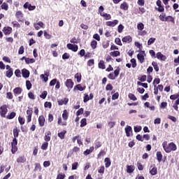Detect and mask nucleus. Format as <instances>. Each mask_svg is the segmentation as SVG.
<instances>
[{
	"instance_id": "1",
	"label": "nucleus",
	"mask_w": 179,
	"mask_h": 179,
	"mask_svg": "<svg viewBox=\"0 0 179 179\" xmlns=\"http://www.w3.org/2000/svg\"><path fill=\"white\" fill-rule=\"evenodd\" d=\"M162 147L166 153H170L171 152H176L177 150V145L174 143H170L167 144L166 142L162 143Z\"/></svg>"
},
{
	"instance_id": "2",
	"label": "nucleus",
	"mask_w": 179,
	"mask_h": 179,
	"mask_svg": "<svg viewBox=\"0 0 179 179\" xmlns=\"http://www.w3.org/2000/svg\"><path fill=\"white\" fill-rule=\"evenodd\" d=\"M8 105H2L0 107V115L2 118H6V114H8Z\"/></svg>"
},
{
	"instance_id": "3",
	"label": "nucleus",
	"mask_w": 179,
	"mask_h": 179,
	"mask_svg": "<svg viewBox=\"0 0 179 179\" xmlns=\"http://www.w3.org/2000/svg\"><path fill=\"white\" fill-rule=\"evenodd\" d=\"M17 152V139L14 138L11 142V152L15 155Z\"/></svg>"
},
{
	"instance_id": "4",
	"label": "nucleus",
	"mask_w": 179,
	"mask_h": 179,
	"mask_svg": "<svg viewBox=\"0 0 179 179\" xmlns=\"http://www.w3.org/2000/svg\"><path fill=\"white\" fill-rule=\"evenodd\" d=\"M150 174L151 176H156L157 174V167L155 164L151 165L150 167Z\"/></svg>"
},
{
	"instance_id": "5",
	"label": "nucleus",
	"mask_w": 179,
	"mask_h": 179,
	"mask_svg": "<svg viewBox=\"0 0 179 179\" xmlns=\"http://www.w3.org/2000/svg\"><path fill=\"white\" fill-rule=\"evenodd\" d=\"M66 46L68 50H71V51H73V52H76L79 48L78 45H73L72 43H68Z\"/></svg>"
},
{
	"instance_id": "6",
	"label": "nucleus",
	"mask_w": 179,
	"mask_h": 179,
	"mask_svg": "<svg viewBox=\"0 0 179 179\" xmlns=\"http://www.w3.org/2000/svg\"><path fill=\"white\" fill-rule=\"evenodd\" d=\"M64 83H65V86L67 87L69 90H71V89L73 87L74 83H73V81H72V79H67Z\"/></svg>"
},
{
	"instance_id": "7",
	"label": "nucleus",
	"mask_w": 179,
	"mask_h": 179,
	"mask_svg": "<svg viewBox=\"0 0 179 179\" xmlns=\"http://www.w3.org/2000/svg\"><path fill=\"white\" fill-rule=\"evenodd\" d=\"M3 33L5 36H9L12 33V27H4L2 29Z\"/></svg>"
},
{
	"instance_id": "8",
	"label": "nucleus",
	"mask_w": 179,
	"mask_h": 179,
	"mask_svg": "<svg viewBox=\"0 0 179 179\" xmlns=\"http://www.w3.org/2000/svg\"><path fill=\"white\" fill-rule=\"evenodd\" d=\"M38 121L40 127H44L45 125V117H44V115H40Z\"/></svg>"
},
{
	"instance_id": "9",
	"label": "nucleus",
	"mask_w": 179,
	"mask_h": 179,
	"mask_svg": "<svg viewBox=\"0 0 179 179\" xmlns=\"http://www.w3.org/2000/svg\"><path fill=\"white\" fill-rule=\"evenodd\" d=\"M118 24V20H114L113 21H108L106 22V26L109 27H114Z\"/></svg>"
},
{
	"instance_id": "10",
	"label": "nucleus",
	"mask_w": 179,
	"mask_h": 179,
	"mask_svg": "<svg viewBox=\"0 0 179 179\" xmlns=\"http://www.w3.org/2000/svg\"><path fill=\"white\" fill-rule=\"evenodd\" d=\"M156 58H157V59H159V61H166V59H167V57L162 54V52H158L157 53Z\"/></svg>"
},
{
	"instance_id": "11",
	"label": "nucleus",
	"mask_w": 179,
	"mask_h": 179,
	"mask_svg": "<svg viewBox=\"0 0 179 179\" xmlns=\"http://www.w3.org/2000/svg\"><path fill=\"white\" fill-rule=\"evenodd\" d=\"M15 17L17 19L18 22H22L23 19V13L20 10H18L15 13Z\"/></svg>"
},
{
	"instance_id": "12",
	"label": "nucleus",
	"mask_w": 179,
	"mask_h": 179,
	"mask_svg": "<svg viewBox=\"0 0 179 179\" xmlns=\"http://www.w3.org/2000/svg\"><path fill=\"white\" fill-rule=\"evenodd\" d=\"M124 131L127 138H129V136H131V134H132V127L131 126H127L125 127Z\"/></svg>"
},
{
	"instance_id": "13",
	"label": "nucleus",
	"mask_w": 179,
	"mask_h": 179,
	"mask_svg": "<svg viewBox=\"0 0 179 179\" xmlns=\"http://www.w3.org/2000/svg\"><path fill=\"white\" fill-rule=\"evenodd\" d=\"M26 157L24 155L20 156L17 158L16 162L18 164L26 163Z\"/></svg>"
},
{
	"instance_id": "14",
	"label": "nucleus",
	"mask_w": 179,
	"mask_h": 179,
	"mask_svg": "<svg viewBox=\"0 0 179 179\" xmlns=\"http://www.w3.org/2000/svg\"><path fill=\"white\" fill-rule=\"evenodd\" d=\"M68 101H69V99L68 98H64L63 99L57 101L59 106H66L68 104Z\"/></svg>"
},
{
	"instance_id": "15",
	"label": "nucleus",
	"mask_w": 179,
	"mask_h": 179,
	"mask_svg": "<svg viewBox=\"0 0 179 179\" xmlns=\"http://www.w3.org/2000/svg\"><path fill=\"white\" fill-rule=\"evenodd\" d=\"M22 75L24 78H25V79H27V78L30 76V71L26 69H23L22 70Z\"/></svg>"
},
{
	"instance_id": "16",
	"label": "nucleus",
	"mask_w": 179,
	"mask_h": 179,
	"mask_svg": "<svg viewBox=\"0 0 179 179\" xmlns=\"http://www.w3.org/2000/svg\"><path fill=\"white\" fill-rule=\"evenodd\" d=\"M122 41L123 43H127L128 44H129V43H132V37L131 36H126L122 38Z\"/></svg>"
},
{
	"instance_id": "17",
	"label": "nucleus",
	"mask_w": 179,
	"mask_h": 179,
	"mask_svg": "<svg viewBox=\"0 0 179 179\" xmlns=\"http://www.w3.org/2000/svg\"><path fill=\"white\" fill-rule=\"evenodd\" d=\"M44 141L45 142H50V141H51V131H48V132L45 133Z\"/></svg>"
},
{
	"instance_id": "18",
	"label": "nucleus",
	"mask_w": 179,
	"mask_h": 179,
	"mask_svg": "<svg viewBox=\"0 0 179 179\" xmlns=\"http://www.w3.org/2000/svg\"><path fill=\"white\" fill-rule=\"evenodd\" d=\"M94 150V147L92 146L90 148V149H87L85 151H84L83 155L84 156H88V155L93 153Z\"/></svg>"
},
{
	"instance_id": "19",
	"label": "nucleus",
	"mask_w": 179,
	"mask_h": 179,
	"mask_svg": "<svg viewBox=\"0 0 179 179\" xmlns=\"http://www.w3.org/2000/svg\"><path fill=\"white\" fill-rule=\"evenodd\" d=\"M157 156V160L159 163H162V160H163V154H162V152L158 151L156 154Z\"/></svg>"
},
{
	"instance_id": "20",
	"label": "nucleus",
	"mask_w": 179,
	"mask_h": 179,
	"mask_svg": "<svg viewBox=\"0 0 179 179\" xmlns=\"http://www.w3.org/2000/svg\"><path fill=\"white\" fill-rule=\"evenodd\" d=\"M135 171V166L132 165H127V173L131 174V173H134Z\"/></svg>"
},
{
	"instance_id": "21",
	"label": "nucleus",
	"mask_w": 179,
	"mask_h": 179,
	"mask_svg": "<svg viewBox=\"0 0 179 179\" xmlns=\"http://www.w3.org/2000/svg\"><path fill=\"white\" fill-rule=\"evenodd\" d=\"M22 92V90L21 87H17L13 90V93L15 96H19V94H21Z\"/></svg>"
},
{
	"instance_id": "22",
	"label": "nucleus",
	"mask_w": 179,
	"mask_h": 179,
	"mask_svg": "<svg viewBox=\"0 0 179 179\" xmlns=\"http://www.w3.org/2000/svg\"><path fill=\"white\" fill-rule=\"evenodd\" d=\"M16 117V112H11L10 113H8V115L6 116V120H13Z\"/></svg>"
},
{
	"instance_id": "23",
	"label": "nucleus",
	"mask_w": 179,
	"mask_h": 179,
	"mask_svg": "<svg viewBox=\"0 0 179 179\" xmlns=\"http://www.w3.org/2000/svg\"><path fill=\"white\" fill-rule=\"evenodd\" d=\"M79 90L80 92H83V90H85V89H86V87H82V85L80 84H78L77 85H76L73 88V91L75 92V90Z\"/></svg>"
},
{
	"instance_id": "24",
	"label": "nucleus",
	"mask_w": 179,
	"mask_h": 179,
	"mask_svg": "<svg viewBox=\"0 0 179 179\" xmlns=\"http://www.w3.org/2000/svg\"><path fill=\"white\" fill-rule=\"evenodd\" d=\"M128 8H129V6H128V3L126 1H124L120 4V9H122V10H128Z\"/></svg>"
},
{
	"instance_id": "25",
	"label": "nucleus",
	"mask_w": 179,
	"mask_h": 179,
	"mask_svg": "<svg viewBox=\"0 0 179 179\" xmlns=\"http://www.w3.org/2000/svg\"><path fill=\"white\" fill-rule=\"evenodd\" d=\"M137 58L140 64H143V62H145V56L143 54H138Z\"/></svg>"
},
{
	"instance_id": "26",
	"label": "nucleus",
	"mask_w": 179,
	"mask_h": 179,
	"mask_svg": "<svg viewBox=\"0 0 179 179\" xmlns=\"http://www.w3.org/2000/svg\"><path fill=\"white\" fill-rule=\"evenodd\" d=\"M104 162H105V166L106 169H108V167L111 166V159H110V158L108 157L105 158Z\"/></svg>"
},
{
	"instance_id": "27",
	"label": "nucleus",
	"mask_w": 179,
	"mask_h": 179,
	"mask_svg": "<svg viewBox=\"0 0 179 179\" xmlns=\"http://www.w3.org/2000/svg\"><path fill=\"white\" fill-rule=\"evenodd\" d=\"M69 117V113H68V110H64L62 113V118L64 121H66L68 120V117Z\"/></svg>"
},
{
	"instance_id": "28",
	"label": "nucleus",
	"mask_w": 179,
	"mask_h": 179,
	"mask_svg": "<svg viewBox=\"0 0 179 179\" xmlns=\"http://www.w3.org/2000/svg\"><path fill=\"white\" fill-rule=\"evenodd\" d=\"M66 134V130H64L63 131L58 133L57 136H59L60 139H65Z\"/></svg>"
},
{
	"instance_id": "29",
	"label": "nucleus",
	"mask_w": 179,
	"mask_h": 179,
	"mask_svg": "<svg viewBox=\"0 0 179 179\" xmlns=\"http://www.w3.org/2000/svg\"><path fill=\"white\" fill-rule=\"evenodd\" d=\"M101 16L104 17L105 20H110L111 19V15L110 14L101 13Z\"/></svg>"
},
{
	"instance_id": "30",
	"label": "nucleus",
	"mask_w": 179,
	"mask_h": 179,
	"mask_svg": "<svg viewBox=\"0 0 179 179\" xmlns=\"http://www.w3.org/2000/svg\"><path fill=\"white\" fill-rule=\"evenodd\" d=\"M98 66H99V69H106V64L104 63V61L101 60L98 64Z\"/></svg>"
},
{
	"instance_id": "31",
	"label": "nucleus",
	"mask_w": 179,
	"mask_h": 179,
	"mask_svg": "<svg viewBox=\"0 0 179 179\" xmlns=\"http://www.w3.org/2000/svg\"><path fill=\"white\" fill-rule=\"evenodd\" d=\"M6 76L7 78H12L13 76V69H10V70L6 71Z\"/></svg>"
},
{
	"instance_id": "32",
	"label": "nucleus",
	"mask_w": 179,
	"mask_h": 179,
	"mask_svg": "<svg viewBox=\"0 0 179 179\" xmlns=\"http://www.w3.org/2000/svg\"><path fill=\"white\" fill-rule=\"evenodd\" d=\"M152 66H153L155 72H159V64H157V62H152Z\"/></svg>"
},
{
	"instance_id": "33",
	"label": "nucleus",
	"mask_w": 179,
	"mask_h": 179,
	"mask_svg": "<svg viewBox=\"0 0 179 179\" xmlns=\"http://www.w3.org/2000/svg\"><path fill=\"white\" fill-rule=\"evenodd\" d=\"M110 55L113 57H120L121 55V53L120 52V51L116 50V51L110 52Z\"/></svg>"
},
{
	"instance_id": "34",
	"label": "nucleus",
	"mask_w": 179,
	"mask_h": 179,
	"mask_svg": "<svg viewBox=\"0 0 179 179\" xmlns=\"http://www.w3.org/2000/svg\"><path fill=\"white\" fill-rule=\"evenodd\" d=\"M92 50H96L97 48V42L96 40H92L90 43Z\"/></svg>"
},
{
	"instance_id": "35",
	"label": "nucleus",
	"mask_w": 179,
	"mask_h": 179,
	"mask_svg": "<svg viewBox=\"0 0 179 179\" xmlns=\"http://www.w3.org/2000/svg\"><path fill=\"white\" fill-rule=\"evenodd\" d=\"M34 171H41V164H40V163L35 164Z\"/></svg>"
},
{
	"instance_id": "36",
	"label": "nucleus",
	"mask_w": 179,
	"mask_h": 179,
	"mask_svg": "<svg viewBox=\"0 0 179 179\" xmlns=\"http://www.w3.org/2000/svg\"><path fill=\"white\" fill-rule=\"evenodd\" d=\"M13 132L14 138H17L19 136V129H17V127L14 128Z\"/></svg>"
},
{
	"instance_id": "37",
	"label": "nucleus",
	"mask_w": 179,
	"mask_h": 179,
	"mask_svg": "<svg viewBox=\"0 0 179 179\" xmlns=\"http://www.w3.org/2000/svg\"><path fill=\"white\" fill-rule=\"evenodd\" d=\"M165 22H171L172 23H176V22L174 21V18L173 17V16H167L165 17Z\"/></svg>"
},
{
	"instance_id": "38",
	"label": "nucleus",
	"mask_w": 179,
	"mask_h": 179,
	"mask_svg": "<svg viewBox=\"0 0 179 179\" xmlns=\"http://www.w3.org/2000/svg\"><path fill=\"white\" fill-rule=\"evenodd\" d=\"M58 125L66 126V122H62V117H59L57 119Z\"/></svg>"
},
{
	"instance_id": "39",
	"label": "nucleus",
	"mask_w": 179,
	"mask_h": 179,
	"mask_svg": "<svg viewBox=\"0 0 179 179\" xmlns=\"http://www.w3.org/2000/svg\"><path fill=\"white\" fill-rule=\"evenodd\" d=\"M87 125V122L86 118H83L80 120V127L81 128H83V127H86Z\"/></svg>"
},
{
	"instance_id": "40",
	"label": "nucleus",
	"mask_w": 179,
	"mask_h": 179,
	"mask_svg": "<svg viewBox=\"0 0 179 179\" xmlns=\"http://www.w3.org/2000/svg\"><path fill=\"white\" fill-rule=\"evenodd\" d=\"M102 45H103V48H108V47L110 46V41H104L102 43Z\"/></svg>"
},
{
	"instance_id": "41",
	"label": "nucleus",
	"mask_w": 179,
	"mask_h": 179,
	"mask_svg": "<svg viewBox=\"0 0 179 179\" xmlns=\"http://www.w3.org/2000/svg\"><path fill=\"white\" fill-rule=\"evenodd\" d=\"M48 148V142L45 141L42 144L41 149H42V150H47Z\"/></svg>"
},
{
	"instance_id": "42",
	"label": "nucleus",
	"mask_w": 179,
	"mask_h": 179,
	"mask_svg": "<svg viewBox=\"0 0 179 179\" xmlns=\"http://www.w3.org/2000/svg\"><path fill=\"white\" fill-rule=\"evenodd\" d=\"M128 96H129V99H130V100H133V101H136V100H138L135 94L132 93H129Z\"/></svg>"
},
{
	"instance_id": "43",
	"label": "nucleus",
	"mask_w": 179,
	"mask_h": 179,
	"mask_svg": "<svg viewBox=\"0 0 179 179\" xmlns=\"http://www.w3.org/2000/svg\"><path fill=\"white\" fill-rule=\"evenodd\" d=\"M36 62V59H30V58H27L26 59V64L29 65V64H34Z\"/></svg>"
},
{
	"instance_id": "44",
	"label": "nucleus",
	"mask_w": 179,
	"mask_h": 179,
	"mask_svg": "<svg viewBox=\"0 0 179 179\" xmlns=\"http://www.w3.org/2000/svg\"><path fill=\"white\" fill-rule=\"evenodd\" d=\"M75 78L77 79L78 83H80V81L82 80V75L76 73L75 75Z\"/></svg>"
},
{
	"instance_id": "45",
	"label": "nucleus",
	"mask_w": 179,
	"mask_h": 179,
	"mask_svg": "<svg viewBox=\"0 0 179 179\" xmlns=\"http://www.w3.org/2000/svg\"><path fill=\"white\" fill-rule=\"evenodd\" d=\"M1 9H3L4 10H8L9 9V5L6 3H3L2 5L1 6Z\"/></svg>"
},
{
	"instance_id": "46",
	"label": "nucleus",
	"mask_w": 179,
	"mask_h": 179,
	"mask_svg": "<svg viewBox=\"0 0 179 179\" xmlns=\"http://www.w3.org/2000/svg\"><path fill=\"white\" fill-rule=\"evenodd\" d=\"M137 29L138 30H143V29H145V24H143V23L140 22L137 24Z\"/></svg>"
},
{
	"instance_id": "47",
	"label": "nucleus",
	"mask_w": 179,
	"mask_h": 179,
	"mask_svg": "<svg viewBox=\"0 0 179 179\" xmlns=\"http://www.w3.org/2000/svg\"><path fill=\"white\" fill-rule=\"evenodd\" d=\"M138 86H142L145 87V89H148V83H141V81L137 82Z\"/></svg>"
},
{
	"instance_id": "48",
	"label": "nucleus",
	"mask_w": 179,
	"mask_h": 179,
	"mask_svg": "<svg viewBox=\"0 0 179 179\" xmlns=\"http://www.w3.org/2000/svg\"><path fill=\"white\" fill-rule=\"evenodd\" d=\"M106 151L101 150L99 153L97 155V159H100L101 156H106Z\"/></svg>"
},
{
	"instance_id": "49",
	"label": "nucleus",
	"mask_w": 179,
	"mask_h": 179,
	"mask_svg": "<svg viewBox=\"0 0 179 179\" xmlns=\"http://www.w3.org/2000/svg\"><path fill=\"white\" fill-rule=\"evenodd\" d=\"M15 75L17 78H22V73L20 69H16L15 71Z\"/></svg>"
},
{
	"instance_id": "50",
	"label": "nucleus",
	"mask_w": 179,
	"mask_h": 179,
	"mask_svg": "<svg viewBox=\"0 0 179 179\" xmlns=\"http://www.w3.org/2000/svg\"><path fill=\"white\" fill-rule=\"evenodd\" d=\"M45 108H51L52 107V103L51 102L46 101L44 103Z\"/></svg>"
},
{
	"instance_id": "51",
	"label": "nucleus",
	"mask_w": 179,
	"mask_h": 179,
	"mask_svg": "<svg viewBox=\"0 0 179 179\" xmlns=\"http://www.w3.org/2000/svg\"><path fill=\"white\" fill-rule=\"evenodd\" d=\"M31 83L30 82V80H27L26 81V87L27 89V90H30V89H31Z\"/></svg>"
},
{
	"instance_id": "52",
	"label": "nucleus",
	"mask_w": 179,
	"mask_h": 179,
	"mask_svg": "<svg viewBox=\"0 0 179 179\" xmlns=\"http://www.w3.org/2000/svg\"><path fill=\"white\" fill-rule=\"evenodd\" d=\"M130 62L131 64L132 68H136V59L133 58L130 60Z\"/></svg>"
},
{
	"instance_id": "53",
	"label": "nucleus",
	"mask_w": 179,
	"mask_h": 179,
	"mask_svg": "<svg viewBox=\"0 0 179 179\" xmlns=\"http://www.w3.org/2000/svg\"><path fill=\"white\" fill-rule=\"evenodd\" d=\"M156 41V38H150L148 41V45H152Z\"/></svg>"
},
{
	"instance_id": "54",
	"label": "nucleus",
	"mask_w": 179,
	"mask_h": 179,
	"mask_svg": "<svg viewBox=\"0 0 179 179\" xmlns=\"http://www.w3.org/2000/svg\"><path fill=\"white\" fill-rule=\"evenodd\" d=\"M24 46L23 45H21L19 48V50H18V54L20 55H22V54H24Z\"/></svg>"
},
{
	"instance_id": "55",
	"label": "nucleus",
	"mask_w": 179,
	"mask_h": 179,
	"mask_svg": "<svg viewBox=\"0 0 179 179\" xmlns=\"http://www.w3.org/2000/svg\"><path fill=\"white\" fill-rule=\"evenodd\" d=\"M137 169L139 171H142V170H143V165L139 162H137Z\"/></svg>"
},
{
	"instance_id": "56",
	"label": "nucleus",
	"mask_w": 179,
	"mask_h": 179,
	"mask_svg": "<svg viewBox=\"0 0 179 179\" xmlns=\"http://www.w3.org/2000/svg\"><path fill=\"white\" fill-rule=\"evenodd\" d=\"M84 113V109L83 108H80L77 112H76V115L77 117H79V115H82Z\"/></svg>"
},
{
	"instance_id": "57",
	"label": "nucleus",
	"mask_w": 179,
	"mask_h": 179,
	"mask_svg": "<svg viewBox=\"0 0 179 179\" xmlns=\"http://www.w3.org/2000/svg\"><path fill=\"white\" fill-rule=\"evenodd\" d=\"M48 94V92L47 91H43L41 94L40 95L41 99H45L47 97V95Z\"/></svg>"
},
{
	"instance_id": "58",
	"label": "nucleus",
	"mask_w": 179,
	"mask_h": 179,
	"mask_svg": "<svg viewBox=\"0 0 179 179\" xmlns=\"http://www.w3.org/2000/svg\"><path fill=\"white\" fill-rule=\"evenodd\" d=\"M88 66H93L94 65V59H91L87 62Z\"/></svg>"
},
{
	"instance_id": "59",
	"label": "nucleus",
	"mask_w": 179,
	"mask_h": 179,
	"mask_svg": "<svg viewBox=\"0 0 179 179\" xmlns=\"http://www.w3.org/2000/svg\"><path fill=\"white\" fill-rule=\"evenodd\" d=\"M115 43L117 45H122V43H121V39L120 38H115Z\"/></svg>"
},
{
	"instance_id": "60",
	"label": "nucleus",
	"mask_w": 179,
	"mask_h": 179,
	"mask_svg": "<svg viewBox=\"0 0 179 179\" xmlns=\"http://www.w3.org/2000/svg\"><path fill=\"white\" fill-rule=\"evenodd\" d=\"M122 30H124V25H122V24H120L117 27V31H118V33H122Z\"/></svg>"
},
{
	"instance_id": "61",
	"label": "nucleus",
	"mask_w": 179,
	"mask_h": 179,
	"mask_svg": "<svg viewBox=\"0 0 179 179\" xmlns=\"http://www.w3.org/2000/svg\"><path fill=\"white\" fill-rule=\"evenodd\" d=\"M18 121H19V123L20 124V125H24V124L25 122L24 118H23L20 116L18 117Z\"/></svg>"
},
{
	"instance_id": "62",
	"label": "nucleus",
	"mask_w": 179,
	"mask_h": 179,
	"mask_svg": "<svg viewBox=\"0 0 179 179\" xmlns=\"http://www.w3.org/2000/svg\"><path fill=\"white\" fill-rule=\"evenodd\" d=\"M178 97H179V94H176L170 96L171 100H176V99H178Z\"/></svg>"
},
{
	"instance_id": "63",
	"label": "nucleus",
	"mask_w": 179,
	"mask_h": 179,
	"mask_svg": "<svg viewBox=\"0 0 179 179\" xmlns=\"http://www.w3.org/2000/svg\"><path fill=\"white\" fill-rule=\"evenodd\" d=\"M99 148H101V142L96 141V142H95V149H96V150H97V149H99Z\"/></svg>"
},
{
	"instance_id": "64",
	"label": "nucleus",
	"mask_w": 179,
	"mask_h": 179,
	"mask_svg": "<svg viewBox=\"0 0 179 179\" xmlns=\"http://www.w3.org/2000/svg\"><path fill=\"white\" fill-rule=\"evenodd\" d=\"M65 174H62V173H59L57 176V178L56 179H65Z\"/></svg>"
}]
</instances>
